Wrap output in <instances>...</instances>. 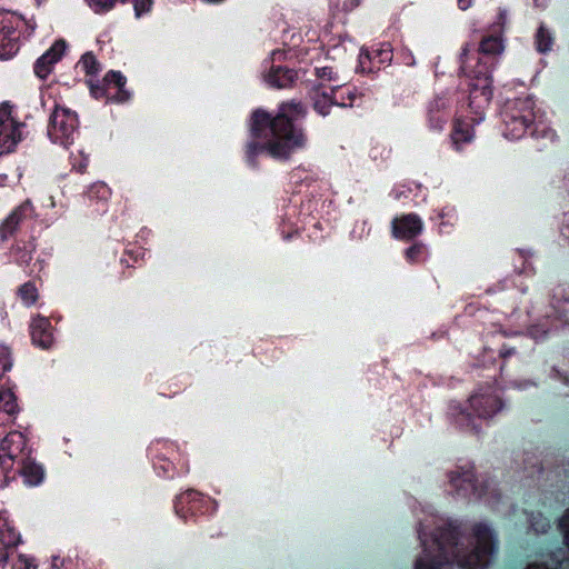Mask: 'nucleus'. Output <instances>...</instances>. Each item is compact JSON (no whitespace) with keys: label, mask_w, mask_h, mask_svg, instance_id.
Wrapping results in <instances>:
<instances>
[{"label":"nucleus","mask_w":569,"mask_h":569,"mask_svg":"<svg viewBox=\"0 0 569 569\" xmlns=\"http://www.w3.org/2000/svg\"><path fill=\"white\" fill-rule=\"evenodd\" d=\"M422 552L415 569H442L456 562L460 569H488L497 552L493 530L485 522L473 525L471 533L461 539L451 521L432 512L419 520Z\"/></svg>","instance_id":"obj_1"},{"label":"nucleus","mask_w":569,"mask_h":569,"mask_svg":"<svg viewBox=\"0 0 569 569\" xmlns=\"http://www.w3.org/2000/svg\"><path fill=\"white\" fill-rule=\"evenodd\" d=\"M303 113L302 106L295 102L283 103L273 119L263 111H256L252 116L251 131L254 139L261 141L249 143V158L263 149L272 157L287 158L293 150L303 147L306 138L293 124L303 117Z\"/></svg>","instance_id":"obj_2"},{"label":"nucleus","mask_w":569,"mask_h":569,"mask_svg":"<svg viewBox=\"0 0 569 569\" xmlns=\"http://www.w3.org/2000/svg\"><path fill=\"white\" fill-rule=\"evenodd\" d=\"M503 47L499 36H489L485 38L479 48V52L472 57L468 56L467 49L462 52L461 70L469 78V106L475 109L476 113L488 106L492 91L489 64L490 59L487 56H496L501 53Z\"/></svg>","instance_id":"obj_3"},{"label":"nucleus","mask_w":569,"mask_h":569,"mask_svg":"<svg viewBox=\"0 0 569 569\" xmlns=\"http://www.w3.org/2000/svg\"><path fill=\"white\" fill-rule=\"evenodd\" d=\"M503 407L498 389L487 386L479 388L466 406L452 403L450 416L456 423L471 431H478V420H487L497 415Z\"/></svg>","instance_id":"obj_4"},{"label":"nucleus","mask_w":569,"mask_h":569,"mask_svg":"<svg viewBox=\"0 0 569 569\" xmlns=\"http://www.w3.org/2000/svg\"><path fill=\"white\" fill-rule=\"evenodd\" d=\"M26 28L27 22L21 16L0 10V60L10 59L18 52Z\"/></svg>","instance_id":"obj_5"},{"label":"nucleus","mask_w":569,"mask_h":569,"mask_svg":"<svg viewBox=\"0 0 569 569\" xmlns=\"http://www.w3.org/2000/svg\"><path fill=\"white\" fill-rule=\"evenodd\" d=\"M24 123L13 114L12 107L8 103L0 106V149L2 152H11L23 139Z\"/></svg>","instance_id":"obj_6"},{"label":"nucleus","mask_w":569,"mask_h":569,"mask_svg":"<svg viewBox=\"0 0 569 569\" xmlns=\"http://www.w3.org/2000/svg\"><path fill=\"white\" fill-rule=\"evenodd\" d=\"M449 481L458 495L477 496L485 498L487 502H491V497L497 496L495 485L492 482L485 483L481 489L475 485V475L471 469H458L449 473Z\"/></svg>","instance_id":"obj_7"},{"label":"nucleus","mask_w":569,"mask_h":569,"mask_svg":"<svg viewBox=\"0 0 569 569\" xmlns=\"http://www.w3.org/2000/svg\"><path fill=\"white\" fill-rule=\"evenodd\" d=\"M78 128L77 114L62 107H56L50 119L48 134L53 142L67 143Z\"/></svg>","instance_id":"obj_8"},{"label":"nucleus","mask_w":569,"mask_h":569,"mask_svg":"<svg viewBox=\"0 0 569 569\" xmlns=\"http://www.w3.org/2000/svg\"><path fill=\"white\" fill-rule=\"evenodd\" d=\"M26 439L21 432L13 431L6 436L0 443V465L8 471L16 461L24 458Z\"/></svg>","instance_id":"obj_9"},{"label":"nucleus","mask_w":569,"mask_h":569,"mask_svg":"<svg viewBox=\"0 0 569 569\" xmlns=\"http://www.w3.org/2000/svg\"><path fill=\"white\" fill-rule=\"evenodd\" d=\"M507 117L511 118V123L519 120L530 122L532 126L542 123V114L536 110L535 101L527 97L525 99H517L508 106Z\"/></svg>","instance_id":"obj_10"},{"label":"nucleus","mask_w":569,"mask_h":569,"mask_svg":"<svg viewBox=\"0 0 569 569\" xmlns=\"http://www.w3.org/2000/svg\"><path fill=\"white\" fill-rule=\"evenodd\" d=\"M66 43L56 41L51 48L43 53L34 63V72L40 79H46L52 71L53 66L62 58Z\"/></svg>","instance_id":"obj_11"},{"label":"nucleus","mask_w":569,"mask_h":569,"mask_svg":"<svg viewBox=\"0 0 569 569\" xmlns=\"http://www.w3.org/2000/svg\"><path fill=\"white\" fill-rule=\"evenodd\" d=\"M30 333L33 345L42 349H49L53 345V329L46 317L38 315L32 319Z\"/></svg>","instance_id":"obj_12"},{"label":"nucleus","mask_w":569,"mask_h":569,"mask_svg":"<svg viewBox=\"0 0 569 569\" xmlns=\"http://www.w3.org/2000/svg\"><path fill=\"white\" fill-rule=\"evenodd\" d=\"M422 231V222L417 214L409 213L392 222V233L398 239L410 240Z\"/></svg>","instance_id":"obj_13"},{"label":"nucleus","mask_w":569,"mask_h":569,"mask_svg":"<svg viewBox=\"0 0 569 569\" xmlns=\"http://www.w3.org/2000/svg\"><path fill=\"white\" fill-rule=\"evenodd\" d=\"M32 204L30 201H24L1 224L0 238L2 241L8 240L17 230L20 221L32 213Z\"/></svg>","instance_id":"obj_14"},{"label":"nucleus","mask_w":569,"mask_h":569,"mask_svg":"<svg viewBox=\"0 0 569 569\" xmlns=\"http://www.w3.org/2000/svg\"><path fill=\"white\" fill-rule=\"evenodd\" d=\"M341 84L337 83L326 89H318L319 97L315 100V108L321 114L328 113V107L330 104L347 106L342 97H338Z\"/></svg>","instance_id":"obj_15"},{"label":"nucleus","mask_w":569,"mask_h":569,"mask_svg":"<svg viewBox=\"0 0 569 569\" xmlns=\"http://www.w3.org/2000/svg\"><path fill=\"white\" fill-rule=\"evenodd\" d=\"M104 82L108 86V88L106 90V92L108 94H110L109 91L111 90V86H113V88L119 91L118 96H117V100L126 101L129 98V94L122 90V87L124 86L126 80L119 72H114V71L109 72L104 77ZM89 84L91 88V92L96 98H99L104 94V89L100 88L99 86H94L91 80L89 81Z\"/></svg>","instance_id":"obj_16"},{"label":"nucleus","mask_w":569,"mask_h":569,"mask_svg":"<svg viewBox=\"0 0 569 569\" xmlns=\"http://www.w3.org/2000/svg\"><path fill=\"white\" fill-rule=\"evenodd\" d=\"M18 406L13 393L8 389L0 390V426L12 421V417L17 413Z\"/></svg>","instance_id":"obj_17"},{"label":"nucleus","mask_w":569,"mask_h":569,"mask_svg":"<svg viewBox=\"0 0 569 569\" xmlns=\"http://www.w3.org/2000/svg\"><path fill=\"white\" fill-rule=\"evenodd\" d=\"M295 79V73L281 67H276L270 70V72L266 76V80L269 84L277 88H284L292 83Z\"/></svg>","instance_id":"obj_18"},{"label":"nucleus","mask_w":569,"mask_h":569,"mask_svg":"<svg viewBox=\"0 0 569 569\" xmlns=\"http://www.w3.org/2000/svg\"><path fill=\"white\" fill-rule=\"evenodd\" d=\"M0 541L7 547H14L20 541L19 532L2 513H0Z\"/></svg>","instance_id":"obj_19"},{"label":"nucleus","mask_w":569,"mask_h":569,"mask_svg":"<svg viewBox=\"0 0 569 569\" xmlns=\"http://www.w3.org/2000/svg\"><path fill=\"white\" fill-rule=\"evenodd\" d=\"M22 463L21 473L29 485H38L43 478L42 468L33 462L27 461L26 458L20 460Z\"/></svg>","instance_id":"obj_20"},{"label":"nucleus","mask_w":569,"mask_h":569,"mask_svg":"<svg viewBox=\"0 0 569 569\" xmlns=\"http://www.w3.org/2000/svg\"><path fill=\"white\" fill-rule=\"evenodd\" d=\"M473 137L472 128L468 122L457 121L452 132V142L459 148L461 142H469Z\"/></svg>","instance_id":"obj_21"},{"label":"nucleus","mask_w":569,"mask_h":569,"mask_svg":"<svg viewBox=\"0 0 569 569\" xmlns=\"http://www.w3.org/2000/svg\"><path fill=\"white\" fill-rule=\"evenodd\" d=\"M530 126H532L530 122H525L522 120L511 123V118L508 117L505 134L510 139H519L525 134L526 130L530 128Z\"/></svg>","instance_id":"obj_22"},{"label":"nucleus","mask_w":569,"mask_h":569,"mask_svg":"<svg viewBox=\"0 0 569 569\" xmlns=\"http://www.w3.org/2000/svg\"><path fill=\"white\" fill-rule=\"evenodd\" d=\"M559 528L563 535L566 546L569 549V509L563 513V516L559 520ZM556 562L559 569H569V558L563 559L561 561L557 560Z\"/></svg>","instance_id":"obj_23"},{"label":"nucleus","mask_w":569,"mask_h":569,"mask_svg":"<svg viewBox=\"0 0 569 569\" xmlns=\"http://www.w3.org/2000/svg\"><path fill=\"white\" fill-rule=\"evenodd\" d=\"M551 33L545 27H540L536 34V46L538 51L545 53L551 49Z\"/></svg>","instance_id":"obj_24"},{"label":"nucleus","mask_w":569,"mask_h":569,"mask_svg":"<svg viewBox=\"0 0 569 569\" xmlns=\"http://www.w3.org/2000/svg\"><path fill=\"white\" fill-rule=\"evenodd\" d=\"M19 295L27 305H32L38 299V290L36 286L31 282H27L23 286H21L19 289Z\"/></svg>","instance_id":"obj_25"},{"label":"nucleus","mask_w":569,"mask_h":569,"mask_svg":"<svg viewBox=\"0 0 569 569\" xmlns=\"http://www.w3.org/2000/svg\"><path fill=\"white\" fill-rule=\"evenodd\" d=\"M80 64L88 74H97L99 72V63L96 57L89 52L82 56Z\"/></svg>","instance_id":"obj_26"},{"label":"nucleus","mask_w":569,"mask_h":569,"mask_svg":"<svg viewBox=\"0 0 569 569\" xmlns=\"http://www.w3.org/2000/svg\"><path fill=\"white\" fill-rule=\"evenodd\" d=\"M317 74H318V78L320 79V87L319 89H326L328 90V88L330 86L327 87V82H338L336 77L333 76V71L331 68L329 67H323L321 69H318L317 70Z\"/></svg>","instance_id":"obj_27"},{"label":"nucleus","mask_w":569,"mask_h":569,"mask_svg":"<svg viewBox=\"0 0 569 569\" xmlns=\"http://www.w3.org/2000/svg\"><path fill=\"white\" fill-rule=\"evenodd\" d=\"M425 247L421 243H416L407 249L406 257L411 262H418L425 257Z\"/></svg>","instance_id":"obj_28"},{"label":"nucleus","mask_w":569,"mask_h":569,"mask_svg":"<svg viewBox=\"0 0 569 569\" xmlns=\"http://www.w3.org/2000/svg\"><path fill=\"white\" fill-rule=\"evenodd\" d=\"M372 60L379 59V63L390 62L392 59V51L389 44L371 52Z\"/></svg>","instance_id":"obj_29"},{"label":"nucleus","mask_w":569,"mask_h":569,"mask_svg":"<svg viewBox=\"0 0 569 569\" xmlns=\"http://www.w3.org/2000/svg\"><path fill=\"white\" fill-rule=\"evenodd\" d=\"M88 2L97 13L109 11L114 6V0H88Z\"/></svg>","instance_id":"obj_30"},{"label":"nucleus","mask_w":569,"mask_h":569,"mask_svg":"<svg viewBox=\"0 0 569 569\" xmlns=\"http://www.w3.org/2000/svg\"><path fill=\"white\" fill-rule=\"evenodd\" d=\"M536 532H546L549 528V521L541 515L533 516L530 522Z\"/></svg>","instance_id":"obj_31"},{"label":"nucleus","mask_w":569,"mask_h":569,"mask_svg":"<svg viewBox=\"0 0 569 569\" xmlns=\"http://www.w3.org/2000/svg\"><path fill=\"white\" fill-rule=\"evenodd\" d=\"M134 12L137 17L148 12L151 9L152 0H133Z\"/></svg>","instance_id":"obj_32"},{"label":"nucleus","mask_w":569,"mask_h":569,"mask_svg":"<svg viewBox=\"0 0 569 569\" xmlns=\"http://www.w3.org/2000/svg\"><path fill=\"white\" fill-rule=\"evenodd\" d=\"M372 60V54L371 52L369 51H361L360 56H359V68L362 72H366V71H371V67H369L368 64L371 62Z\"/></svg>","instance_id":"obj_33"},{"label":"nucleus","mask_w":569,"mask_h":569,"mask_svg":"<svg viewBox=\"0 0 569 569\" xmlns=\"http://www.w3.org/2000/svg\"><path fill=\"white\" fill-rule=\"evenodd\" d=\"M11 368L9 351L4 348L0 349V373Z\"/></svg>","instance_id":"obj_34"},{"label":"nucleus","mask_w":569,"mask_h":569,"mask_svg":"<svg viewBox=\"0 0 569 569\" xmlns=\"http://www.w3.org/2000/svg\"><path fill=\"white\" fill-rule=\"evenodd\" d=\"M13 569H36L33 563L24 556H19Z\"/></svg>","instance_id":"obj_35"},{"label":"nucleus","mask_w":569,"mask_h":569,"mask_svg":"<svg viewBox=\"0 0 569 569\" xmlns=\"http://www.w3.org/2000/svg\"><path fill=\"white\" fill-rule=\"evenodd\" d=\"M96 191L97 194H100L102 199H106L109 196V190L103 183L94 184L90 190V194L92 196V193Z\"/></svg>","instance_id":"obj_36"},{"label":"nucleus","mask_w":569,"mask_h":569,"mask_svg":"<svg viewBox=\"0 0 569 569\" xmlns=\"http://www.w3.org/2000/svg\"><path fill=\"white\" fill-rule=\"evenodd\" d=\"M527 569H557V568H551L548 563L546 562H533V563H530Z\"/></svg>","instance_id":"obj_37"},{"label":"nucleus","mask_w":569,"mask_h":569,"mask_svg":"<svg viewBox=\"0 0 569 569\" xmlns=\"http://www.w3.org/2000/svg\"><path fill=\"white\" fill-rule=\"evenodd\" d=\"M79 157L81 158L79 164H78V171L82 172L87 167V158L83 156L81 151H79Z\"/></svg>","instance_id":"obj_38"},{"label":"nucleus","mask_w":569,"mask_h":569,"mask_svg":"<svg viewBox=\"0 0 569 569\" xmlns=\"http://www.w3.org/2000/svg\"><path fill=\"white\" fill-rule=\"evenodd\" d=\"M460 9L466 10L470 7L471 0H458Z\"/></svg>","instance_id":"obj_39"},{"label":"nucleus","mask_w":569,"mask_h":569,"mask_svg":"<svg viewBox=\"0 0 569 569\" xmlns=\"http://www.w3.org/2000/svg\"><path fill=\"white\" fill-rule=\"evenodd\" d=\"M546 332H547V330H546V329H543V330L541 331V333H540V332H538L535 328H532V329H531V331H530V335H531L535 339H538V338H540L541 336H543Z\"/></svg>","instance_id":"obj_40"},{"label":"nucleus","mask_w":569,"mask_h":569,"mask_svg":"<svg viewBox=\"0 0 569 569\" xmlns=\"http://www.w3.org/2000/svg\"><path fill=\"white\" fill-rule=\"evenodd\" d=\"M281 56H282V52H280V51H274V52L272 53V59H273V60H277V58H280Z\"/></svg>","instance_id":"obj_41"},{"label":"nucleus","mask_w":569,"mask_h":569,"mask_svg":"<svg viewBox=\"0 0 569 569\" xmlns=\"http://www.w3.org/2000/svg\"><path fill=\"white\" fill-rule=\"evenodd\" d=\"M499 19L501 20V24H502L506 21V14L503 12H501Z\"/></svg>","instance_id":"obj_42"},{"label":"nucleus","mask_w":569,"mask_h":569,"mask_svg":"<svg viewBox=\"0 0 569 569\" xmlns=\"http://www.w3.org/2000/svg\"><path fill=\"white\" fill-rule=\"evenodd\" d=\"M415 63L412 56H410V60L407 62V64L412 66Z\"/></svg>","instance_id":"obj_43"}]
</instances>
